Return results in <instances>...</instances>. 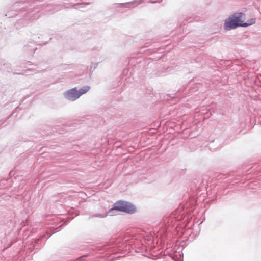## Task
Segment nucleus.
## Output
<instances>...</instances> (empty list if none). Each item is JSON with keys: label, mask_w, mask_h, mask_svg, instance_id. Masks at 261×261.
<instances>
[{"label": "nucleus", "mask_w": 261, "mask_h": 261, "mask_svg": "<svg viewBox=\"0 0 261 261\" xmlns=\"http://www.w3.org/2000/svg\"><path fill=\"white\" fill-rule=\"evenodd\" d=\"M245 17V15L242 13H236L230 16L226 20L224 28L227 30H230L236 28L238 27H246L255 23V19L251 18L247 22L242 23V19Z\"/></svg>", "instance_id": "nucleus-1"}, {"label": "nucleus", "mask_w": 261, "mask_h": 261, "mask_svg": "<svg viewBox=\"0 0 261 261\" xmlns=\"http://www.w3.org/2000/svg\"><path fill=\"white\" fill-rule=\"evenodd\" d=\"M89 89H90V87L86 86L83 87V88L80 89L77 91L79 92V94H80V96H81L82 94H83L86 93L87 92H88Z\"/></svg>", "instance_id": "nucleus-4"}, {"label": "nucleus", "mask_w": 261, "mask_h": 261, "mask_svg": "<svg viewBox=\"0 0 261 261\" xmlns=\"http://www.w3.org/2000/svg\"><path fill=\"white\" fill-rule=\"evenodd\" d=\"M65 96L69 100H75L80 96V94L75 88H73L66 92Z\"/></svg>", "instance_id": "nucleus-3"}, {"label": "nucleus", "mask_w": 261, "mask_h": 261, "mask_svg": "<svg viewBox=\"0 0 261 261\" xmlns=\"http://www.w3.org/2000/svg\"><path fill=\"white\" fill-rule=\"evenodd\" d=\"M114 210H118L127 213H133L136 211V208L133 205L129 203L119 201L115 203L114 207L110 211L109 213H112Z\"/></svg>", "instance_id": "nucleus-2"}]
</instances>
